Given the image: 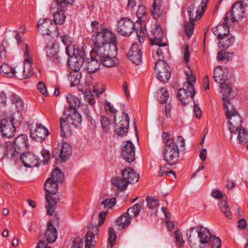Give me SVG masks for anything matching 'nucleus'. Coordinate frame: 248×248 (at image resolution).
Segmentation results:
<instances>
[{"mask_svg": "<svg viewBox=\"0 0 248 248\" xmlns=\"http://www.w3.org/2000/svg\"><path fill=\"white\" fill-rule=\"evenodd\" d=\"M59 184L50 178L46 179L44 184V189L46 192L45 208L46 214L49 216H52L54 214L60 200L58 196H55L58 191Z\"/></svg>", "mask_w": 248, "mask_h": 248, "instance_id": "nucleus-1", "label": "nucleus"}, {"mask_svg": "<svg viewBox=\"0 0 248 248\" xmlns=\"http://www.w3.org/2000/svg\"><path fill=\"white\" fill-rule=\"evenodd\" d=\"M178 144H179L181 148H184L185 146V140L181 136H177L176 141L170 140L166 141V146L163 151V157L170 166L176 164L179 161L180 151Z\"/></svg>", "mask_w": 248, "mask_h": 248, "instance_id": "nucleus-2", "label": "nucleus"}, {"mask_svg": "<svg viewBox=\"0 0 248 248\" xmlns=\"http://www.w3.org/2000/svg\"><path fill=\"white\" fill-rule=\"evenodd\" d=\"M140 175L130 168H125L122 171V177L117 176L112 179V184L119 189L125 190L129 184H134L139 181Z\"/></svg>", "mask_w": 248, "mask_h": 248, "instance_id": "nucleus-3", "label": "nucleus"}, {"mask_svg": "<svg viewBox=\"0 0 248 248\" xmlns=\"http://www.w3.org/2000/svg\"><path fill=\"white\" fill-rule=\"evenodd\" d=\"M21 120H16V115L3 119L1 121L0 128L2 137L8 139L13 138L16 134V128L20 125Z\"/></svg>", "mask_w": 248, "mask_h": 248, "instance_id": "nucleus-4", "label": "nucleus"}, {"mask_svg": "<svg viewBox=\"0 0 248 248\" xmlns=\"http://www.w3.org/2000/svg\"><path fill=\"white\" fill-rule=\"evenodd\" d=\"M10 150L12 153L14 161L17 160L19 155L28 150L30 144L26 135L21 134L14 140L13 146L12 142L8 143Z\"/></svg>", "mask_w": 248, "mask_h": 248, "instance_id": "nucleus-5", "label": "nucleus"}, {"mask_svg": "<svg viewBox=\"0 0 248 248\" xmlns=\"http://www.w3.org/2000/svg\"><path fill=\"white\" fill-rule=\"evenodd\" d=\"M92 41L94 46L106 45L109 43H117L115 34L107 29L101 28L100 31H96V33L93 35Z\"/></svg>", "mask_w": 248, "mask_h": 248, "instance_id": "nucleus-6", "label": "nucleus"}, {"mask_svg": "<svg viewBox=\"0 0 248 248\" xmlns=\"http://www.w3.org/2000/svg\"><path fill=\"white\" fill-rule=\"evenodd\" d=\"M25 50L24 52V66L23 68L17 67L16 73V77L21 79L29 78L33 74V70L31 66L32 60L29 55V46L26 44H25Z\"/></svg>", "mask_w": 248, "mask_h": 248, "instance_id": "nucleus-7", "label": "nucleus"}, {"mask_svg": "<svg viewBox=\"0 0 248 248\" xmlns=\"http://www.w3.org/2000/svg\"><path fill=\"white\" fill-rule=\"evenodd\" d=\"M244 13L243 4L241 2H235L233 4L231 11L226 14L224 21L227 22L228 21L230 23L234 21L238 22L244 17Z\"/></svg>", "mask_w": 248, "mask_h": 248, "instance_id": "nucleus-8", "label": "nucleus"}, {"mask_svg": "<svg viewBox=\"0 0 248 248\" xmlns=\"http://www.w3.org/2000/svg\"><path fill=\"white\" fill-rule=\"evenodd\" d=\"M155 71L157 78L161 82H167L170 78V68L164 60H159L156 62Z\"/></svg>", "mask_w": 248, "mask_h": 248, "instance_id": "nucleus-9", "label": "nucleus"}, {"mask_svg": "<svg viewBox=\"0 0 248 248\" xmlns=\"http://www.w3.org/2000/svg\"><path fill=\"white\" fill-rule=\"evenodd\" d=\"M223 69L222 66H219L214 71L213 78L216 82L220 83V87L222 89V92L227 91L232 92V86L230 83H225L228 79L227 71Z\"/></svg>", "mask_w": 248, "mask_h": 248, "instance_id": "nucleus-10", "label": "nucleus"}, {"mask_svg": "<svg viewBox=\"0 0 248 248\" xmlns=\"http://www.w3.org/2000/svg\"><path fill=\"white\" fill-rule=\"evenodd\" d=\"M117 31L123 36H129L136 30L135 24L130 19L123 17L118 22Z\"/></svg>", "mask_w": 248, "mask_h": 248, "instance_id": "nucleus-11", "label": "nucleus"}, {"mask_svg": "<svg viewBox=\"0 0 248 248\" xmlns=\"http://www.w3.org/2000/svg\"><path fill=\"white\" fill-rule=\"evenodd\" d=\"M232 92L224 91L222 93V100L223 102V108L225 110V114L227 118H229L230 116L237 113L232 99H233L234 95L231 94Z\"/></svg>", "mask_w": 248, "mask_h": 248, "instance_id": "nucleus-12", "label": "nucleus"}, {"mask_svg": "<svg viewBox=\"0 0 248 248\" xmlns=\"http://www.w3.org/2000/svg\"><path fill=\"white\" fill-rule=\"evenodd\" d=\"M64 119H65L68 123L78 127L81 124V116L80 114L75 109H66L63 113Z\"/></svg>", "mask_w": 248, "mask_h": 248, "instance_id": "nucleus-13", "label": "nucleus"}, {"mask_svg": "<svg viewBox=\"0 0 248 248\" xmlns=\"http://www.w3.org/2000/svg\"><path fill=\"white\" fill-rule=\"evenodd\" d=\"M20 159L27 168L37 167L41 164V160L31 152H23L19 155Z\"/></svg>", "mask_w": 248, "mask_h": 248, "instance_id": "nucleus-14", "label": "nucleus"}, {"mask_svg": "<svg viewBox=\"0 0 248 248\" xmlns=\"http://www.w3.org/2000/svg\"><path fill=\"white\" fill-rule=\"evenodd\" d=\"M48 135V129L40 124H36L34 130H30L31 137L37 142H42Z\"/></svg>", "mask_w": 248, "mask_h": 248, "instance_id": "nucleus-15", "label": "nucleus"}, {"mask_svg": "<svg viewBox=\"0 0 248 248\" xmlns=\"http://www.w3.org/2000/svg\"><path fill=\"white\" fill-rule=\"evenodd\" d=\"M115 124L117 126V128L115 129V133L119 136H124L126 135L128 132L129 125V119L128 115L124 112V115L122 117L120 121L117 124L116 123V116H114Z\"/></svg>", "mask_w": 248, "mask_h": 248, "instance_id": "nucleus-16", "label": "nucleus"}, {"mask_svg": "<svg viewBox=\"0 0 248 248\" xmlns=\"http://www.w3.org/2000/svg\"><path fill=\"white\" fill-rule=\"evenodd\" d=\"M123 158L127 162L131 163L135 159V148L130 140H127L123 147L121 152Z\"/></svg>", "mask_w": 248, "mask_h": 248, "instance_id": "nucleus-17", "label": "nucleus"}, {"mask_svg": "<svg viewBox=\"0 0 248 248\" xmlns=\"http://www.w3.org/2000/svg\"><path fill=\"white\" fill-rule=\"evenodd\" d=\"M117 43H109V44H107L106 45L94 46L92 49V53L95 54L94 57H95L96 59H98V60L102 59V58H103L107 55L108 54L111 52L112 46H114L115 47H117Z\"/></svg>", "mask_w": 248, "mask_h": 248, "instance_id": "nucleus-18", "label": "nucleus"}, {"mask_svg": "<svg viewBox=\"0 0 248 248\" xmlns=\"http://www.w3.org/2000/svg\"><path fill=\"white\" fill-rule=\"evenodd\" d=\"M127 57L133 63L139 65L142 61V52L137 43H133L127 54Z\"/></svg>", "mask_w": 248, "mask_h": 248, "instance_id": "nucleus-19", "label": "nucleus"}, {"mask_svg": "<svg viewBox=\"0 0 248 248\" xmlns=\"http://www.w3.org/2000/svg\"><path fill=\"white\" fill-rule=\"evenodd\" d=\"M112 50L110 53L100 59V63L107 67H111L116 65L117 62L115 61V57L118 53V48L112 46Z\"/></svg>", "mask_w": 248, "mask_h": 248, "instance_id": "nucleus-20", "label": "nucleus"}, {"mask_svg": "<svg viewBox=\"0 0 248 248\" xmlns=\"http://www.w3.org/2000/svg\"><path fill=\"white\" fill-rule=\"evenodd\" d=\"M195 3L190 4L187 8V11L190 21H196L200 19L206 9L204 8L203 11L202 10V2H201L198 7L195 6Z\"/></svg>", "mask_w": 248, "mask_h": 248, "instance_id": "nucleus-21", "label": "nucleus"}, {"mask_svg": "<svg viewBox=\"0 0 248 248\" xmlns=\"http://www.w3.org/2000/svg\"><path fill=\"white\" fill-rule=\"evenodd\" d=\"M227 119L229 121V129L231 133H235L238 131L242 123V118L239 113L237 112L233 114Z\"/></svg>", "mask_w": 248, "mask_h": 248, "instance_id": "nucleus-22", "label": "nucleus"}, {"mask_svg": "<svg viewBox=\"0 0 248 248\" xmlns=\"http://www.w3.org/2000/svg\"><path fill=\"white\" fill-rule=\"evenodd\" d=\"M53 28L52 20L45 19L42 22L40 20L38 23V30L42 35H50Z\"/></svg>", "mask_w": 248, "mask_h": 248, "instance_id": "nucleus-23", "label": "nucleus"}, {"mask_svg": "<svg viewBox=\"0 0 248 248\" xmlns=\"http://www.w3.org/2000/svg\"><path fill=\"white\" fill-rule=\"evenodd\" d=\"M58 49L56 48V45L53 44L51 46L47 48L46 56L54 64H59L61 63L62 57L59 54Z\"/></svg>", "mask_w": 248, "mask_h": 248, "instance_id": "nucleus-24", "label": "nucleus"}, {"mask_svg": "<svg viewBox=\"0 0 248 248\" xmlns=\"http://www.w3.org/2000/svg\"><path fill=\"white\" fill-rule=\"evenodd\" d=\"M154 39H151L153 45H156L159 46H167V43L164 41V33L160 26L157 27L154 32Z\"/></svg>", "mask_w": 248, "mask_h": 248, "instance_id": "nucleus-25", "label": "nucleus"}, {"mask_svg": "<svg viewBox=\"0 0 248 248\" xmlns=\"http://www.w3.org/2000/svg\"><path fill=\"white\" fill-rule=\"evenodd\" d=\"M84 62L83 57L79 55H74L68 60V64L70 68L74 71H78L82 66Z\"/></svg>", "mask_w": 248, "mask_h": 248, "instance_id": "nucleus-26", "label": "nucleus"}, {"mask_svg": "<svg viewBox=\"0 0 248 248\" xmlns=\"http://www.w3.org/2000/svg\"><path fill=\"white\" fill-rule=\"evenodd\" d=\"M45 236L46 239V243L47 244L55 242L57 238V230L51 221H49L48 222L47 229L45 234Z\"/></svg>", "mask_w": 248, "mask_h": 248, "instance_id": "nucleus-27", "label": "nucleus"}, {"mask_svg": "<svg viewBox=\"0 0 248 248\" xmlns=\"http://www.w3.org/2000/svg\"><path fill=\"white\" fill-rule=\"evenodd\" d=\"M230 23L227 21V22L224 21V23L218 25L216 27H215L212 29L213 33L217 35V38H220L221 37L224 36L225 35L229 33V26L228 24Z\"/></svg>", "mask_w": 248, "mask_h": 248, "instance_id": "nucleus-28", "label": "nucleus"}, {"mask_svg": "<svg viewBox=\"0 0 248 248\" xmlns=\"http://www.w3.org/2000/svg\"><path fill=\"white\" fill-rule=\"evenodd\" d=\"M86 63V69L89 73L96 72L99 69L101 64L100 60L96 59L95 57H92L91 60L88 59Z\"/></svg>", "mask_w": 248, "mask_h": 248, "instance_id": "nucleus-29", "label": "nucleus"}, {"mask_svg": "<svg viewBox=\"0 0 248 248\" xmlns=\"http://www.w3.org/2000/svg\"><path fill=\"white\" fill-rule=\"evenodd\" d=\"M196 232H198V237L200 238V242L202 244L208 243L210 238H211L212 234L209 230L206 228L201 226L200 229L199 230H196Z\"/></svg>", "mask_w": 248, "mask_h": 248, "instance_id": "nucleus-30", "label": "nucleus"}, {"mask_svg": "<svg viewBox=\"0 0 248 248\" xmlns=\"http://www.w3.org/2000/svg\"><path fill=\"white\" fill-rule=\"evenodd\" d=\"M218 40L220 46L222 47L227 49L233 44L234 42V37L228 33L221 37L220 38H218Z\"/></svg>", "mask_w": 248, "mask_h": 248, "instance_id": "nucleus-31", "label": "nucleus"}, {"mask_svg": "<svg viewBox=\"0 0 248 248\" xmlns=\"http://www.w3.org/2000/svg\"><path fill=\"white\" fill-rule=\"evenodd\" d=\"M68 123V122L64 118H60L61 133V136L63 137H67L72 134L70 126Z\"/></svg>", "mask_w": 248, "mask_h": 248, "instance_id": "nucleus-32", "label": "nucleus"}, {"mask_svg": "<svg viewBox=\"0 0 248 248\" xmlns=\"http://www.w3.org/2000/svg\"><path fill=\"white\" fill-rule=\"evenodd\" d=\"M61 162H64L69 159L72 154L71 146L67 143H64L61 149Z\"/></svg>", "mask_w": 248, "mask_h": 248, "instance_id": "nucleus-33", "label": "nucleus"}, {"mask_svg": "<svg viewBox=\"0 0 248 248\" xmlns=\"http://www.w3.org/2000/svg\"><path fill=\"white\" fill-rule=\"evenodd\" d=\"M131 217V216L125 212L117 219V225L121 228H124L130 224Z\"/></svg>", "mask_w": 248, "mask_h": 248, "instance_id": "nucleus-34", "label": "nucleus"}, {"mask_svg": "<svg viewBox=\"0 0 248 248\" xmlns=\"http://www.w3.org/2000/svg\"><path fill=\"white\" fill-rule=\"evenodd\" d=\"M58 11L53 14V21L55 24L62 25L64 23L65 20L66 16L64 14V12L62 9H59L57 7Z\"/></svg>", "mask_w": 248, "mask_h": 248, "instance_id": "nucleus-35", "label": "nucleus"}, {"mask_svg": "<svg viewBox=\"0 0 248 248\" xmlns=\"http://www.w3.org/2000/svg\"><path fill=\"white\" fill-rule=\"evenodd\" d=\"M100 122L103 131L105 133H109L113 125L110 118L108 116H101Z\"/></svg>", "mask_w": 248, "mask_h": 248, "instance_id": "nucleus-36", "label": "nucleus"}, {"mask_svg": "<svg viewBox=\"0 0 248 248\" xmlns=\"http://www.w3.org/2000/svg\"><path fill=\"white\" fill-rule=\"evenodd\" d=\"M151 10V13L154 19H158L162 14L160 0H155Z\"/></svg>", "mask_w": 248, "mask_h": 248, "instance_id": "nucleus-37", "label": "nucleus"}, {"mask_svg": "<svg viewBox=\"0 0 248 248\" xmlns=\"http://www.w3.org/2000/svg\"><path fill=\"white\" fill-rule=\"evenodd\" d=\"M50 178L59 184H62L64 179V174L59 168L55 169L52 171L51 177Z\"/></svg>", "mask_w": 248, "mask_h": 248, "instance_id": "nucleus-38", "label": "nucleus"}, {"mask_svg": "<svg viewBox=\"0 0 248 248\" xmlns=\"http://www.w3.org/2000/svg\"><path fill=\"white\" fill-rule=\"evenodd\" d=\"M0 73L3 74V76L8 77L16 76V70L13 69L7 63H3L0 68Z\"/></svg>", "mask_w": 248, "mask_h": 248, "instance_id": "nucleus-39", "label": "nucleus"}, {"mask_svg": "<svg viewBox=\"0 0 248 248\" xmlns=\"http://www.w3.org/2000/svg\"><path fill=\"white\" fill-rule=\"evenodd\" d=\"M10 99L13 104L15 105L16 107L17 108L18 111H21L23 109V101L18 95L14 93H12L10 96Z\"/></svg>", "mask_w": 248, "mask_h": 248, "instance_id": "nucleus-40", "label": "nucleus"}, {"mask_svg": "<svg viewBox=\"0 0 248 248\" xmlns=\"http://www.w3.org/2000/svg\"><path fill=\"white\" fill-rule=\"evenodd\" d=\"M66 100L69 105L68 109H75L77 110V108L80 106V100L75 96L69 94L66 96Z\"/></svg>", "mask_w": 248, "mask_h": 248, "instance_id": "nucleus-41", "label": "nucleus"}, {"mask_svg": "<svg viewBox=\"0 0 248 248\" xmlns=\"http://www.w3.org/2000/svg\"><path fill=\"white\" fill-rule=\"evenodd\" d=\"M81 74L78 71H74L71 73L69 76L71 82V86H78L81 81Z\"/></svg>", "mask_w": 248, "mask_h": 248, "instance_id": "nucleus-42", "label": "nucleus"}, {"mask_svg": "<svg viewBox=\"0 0 248 248\" xmlns=\"http://www.w3.org/2000/svg\"><path fill=\"white\" fill-rule=\"evenodd\" d=\"M5 143L6 144V149L0 143V160L3 159L5 156L11 158L14 160L13 154L9 147L8 142H6Z\"/></svg>", "mask_w": 248, "mask_h": 248, "instance_id": "nucleus-43", "label": "nucleus"}, {"mask_svg": "<svg viewBox=\"0 0 248 248\" xmlns=\"http://www.w3.org/2000/svg\"><path fill=\"white\" fill-rule=\"evenodd\" d=\"M219 206L226 217L229 219L232 218V214L226 200H222L219 203Z\"/></svg>", "mask_w": 248, "mask_h": 248, "instance_id": "nucleus-44", "label": "nucleus"}, {"mask_svg": "<svg viewBox=\"0 0 248 248\" xmlns=\"http://www.w3.org/2000/svg\"><path fill=\"white\" fill-rule=\"evenodd\" d=\"M94 239V234L91 231H88L86 235L85 244L86 248H93L94 246L95 241H93Z\"/></svg>", "mask_w": 248, "mask_h": 248, "instance_id": "nucleus-45", "label": "nucleus"}, {"mask_svg": "<svg viewBox=\"0 0 248 248\" xmlns=\"http://www.w3.org/2000/svg\"><path fill=\"white\" fill-rule=\"evenodd\" d=\"M177 96L179 100L184 105L188 103L189 97H190V96L184 89H180L178 90Z\"/></svg>", "mask_w": 248, "mask_h": 248, "instance_id": "nucleus-46", "label": "nucleus"}, {"mask_svg": "<svg viewBox=\"0 0 248 248\" xmlns=\"http://www.w3.org/2000/svg\"><path fill=\"white\" fill-rule=\"evenodd\" d=\"M148 11L145 6L143 5L139 6L138 10L136 12V15L140 20H144L146 18Z\"/></svg>", "mask_w": 248, "mask_h": 248, "instance_id": "nucleus-47", "label": "nucleus"}, {"mask_svg": "<svg viewBox=\"0 0 248 248\" xmlns=\"http://www.w3.org/2000/svg\"><path fill=\"white\" fill-rule=\"evenodd\" d=\"M146 200L150 209H154L159 205L158 200L156 198L147 196Z\"/></svg>", "mask_w": 248, "mask_h": 248, "instance_id": "nucleus-48", "label": "nucleus"}, {"mask_svg": "<svg viewBox=\"0 0 248 248\" xmlns=\"http://www.w3.org/2000/svg\"><path fill=\"white\" fill-rule=\"evenodd\" d=\"M74 0H56L59 9L66 11L68 4H72Z\"/></svg>", "mask_w": 248, "mask_h": 248, "instance_id": "nucleus-49", "label": "nucleus"}, {"mask_svg": "<svg viewBox=\"0 0 248 248\" xmlns=\"http://www.w3.org/2000/svg\"><path fill=\"white\" fill-rule=\"evenodd\" d=\"M237 139L241 143H246L248 141V135L245 129L243 128L239 130Z\"/></svg>", "mask_w": 248, "mask_h": 248, "instance_id": "nucleus-50", "label": "nucleus"}, {"mask_svg": "<svg viewBox=\"0 0 248 248\" xmlns=\"http://www.w3.org/2000/svg\"><path fill=\"white\" fill-rule=\"evenodd\" d=\"M210 244L211 248H220L221 246V240L219 237L217 236H211L210 238Z\"/></svg>", "mask_w": 248, "mask_h": 248, "instance_id": "nucleus-51", "label": "nucleus"}, {"mask_svg": "<svg viewBox=\"0 0 248 248\" xmlns=\"http://www.w3.org/2000/svg\"><path fill=\"white\" fill-rule=\"evenodd\" d=\"M141 205L139 203H136L134 204L132 207L128 208L126 213H127L128 214H129L130 212L133 213L134 214V216L135 217L139 215L141 210Z\"/></svg>", "mask_w": 248, "mask_h": 248, "instance_id": "nucleus-52", "label": "nucleus"}, {"mask_svg": "<svg viewBox=\"0 0 248 248\" xmlns=\"http://www.w3.org/2000/svg\"><path fill=\"white\" fill-rule=\"evenodd\" d=\"M195 21H189V22H187V23L185 26V31L186 35L189 37L191 36L193 32L194 26V22Z\"/></svg>", "mask_w": 248, "mask_h": 248, "instance_id": "nucleus-53", "label": "nucleus"}, {"mask_svg": "<svg viewBox=\"0 0 248 248\" xmlns=\"http://www.w3.org/2000/svg\"><path fill=\"white\" fill-rule=\"evenodd\" d=\"M184 87L185 88L183 89H184L189 94L190 97L193 98L195 93L193 85L190 83V82H186L184 85Z\"/></svg>", "mask_w": 248, "mask_h": 248, "instance_id": "nucleus-54", "label": "nucleus"}, {"mask_svg": "<svg viewBox=\"0 0 248 248\" xmlns=\"http://www.w3.org/2000/svg\"><path fill=\"white\" fill-rule=\"evenodd\" d=\"M61 41L66 46H71L74 39L69 34L62 35L60 36Z\"/></svg>", "mask_w": 248, "mask_h": 248, "instance_id": "nucleus-55", "label": "nucleus"}, {"mask_svg": "<svg viewBox=\"0 0 248 248\" xmlns=\"http://www.w3.org/2000/svg\"><path fill=\"white\" fill-rule=\"evenodd\" d=\"M160 92L161 93V95L159 102L161 104L166 103L169 96L168 90L166 88L163 87L160 89Z\"/></svg>", "mask_w": 248, "mask_h": 248, "instance_id": "nucleus-56", "label": "nucleus"}, {"mask_svg": "<svg viewBox=\"0 0 248 248\" xmlns=\"http://www.w3.org/2000/svg\"><path fill=\"white\" fill-rule=\"evenodd\" d=\"M108 241L111 246L114 245L116 239L117 238V235L115 231L113 228H110L108 230Z\"/></svg>", "mask_w": 248, "mask_h": 248, "instance_id": "nucleus-57", "label": "nucleus"}, {"mask_svg": "<svg viewBox=\"0 0 248 248\" xmlns=\"http://www.w3.org/2000/svg\"><path fill=\"white\" fill-rule=\"evenodd\" d=\"M116 203L115 198L107 199L101 202V205H103L104 207L110 208L112 207Z\"/></svg>", "mask_w": 248, "mask_h": 248, "instance_id": "nucleus-58", "label": "nucleus"}, {"mask_svg": "<svg viewBox=\"0 0 248 248\" xmlns=\"http://www.w3.org/2000/svg\"><path fill=\"white\" fill-rule=\"evenodd\" d=\"M83 244V239L77 237L73 241L72 248H81Z\"/></svg>", "mask_w": 248, "mask_h": 248, "instance_id": "nucleus-59", "label": "nucleus"}, {"mask_svg": "<svg viewBox=\"0 0 248 248\" xmlns=\"http://www.w3.org/2000/svg\"><path fill=\"white\" fill-rule=\"evenodd\" d=\"M175 240L177 243H180V244H177L180 247H182V244L184 243V241L183 239L182 234L180 231L177 230L175 232Z\"/></svg>", "mask_w": 248, "mask_h": 248, "instance_id": "nucleus-60", "label": "nucleus"}, {"mask_svg": "<svg viewBox=\"0 0 248 248\" xmlns=\"http://www.w3.org/2000/svg\"><path fill=\"white\" fill-rule=\"evenodd\" d=\"M38 90L45 96H48V93L47 92L45 85L42 82H39L37 84Z\"/></svg>", "mask_w": 248, "mask_h": 248, "instance_id": "nucleus-61", "label": "nucleus"}, {"mask_svg": "<svg viewBox=\"0 0 248 248\" xmlns=\"http://www.w3.org/2000/svg\"><path fill=\"white\" fill-rule=\"evenodd\" d=\"M229 53L227 54V52L224 50L219 51L217 54V59L219 61H224L225 60H229V58L227 54L229 55Z\"/></svg>", "mask_w": 248, "mask_h": 248, "instance_id": "nucleus-62", "label": "nucleus"}, {"mask_svg": "<svg viewBox=\"0 0 248 248\" xmlns=\"http://www.w3.org/2000/svg\"><path fill=\"white\" fill-rule=\"evenodd\" d=\"M74 49V46L72 45L66 46L65 47V53L68 56L70 59L71 58V57H74V55H76L75 54Z\"/></svg>", "mask_w": 248, "mask_h": 248, "instance_id": "nucleus-63", "label": "nucleus"}, {"mask_svg": "<svg viewBox=\"0 0 248 248\" xmlns=\"http://www.w3.org/2000/svg\"><path fill=\"white\" fill-rule=\"evenodd\" d=\"M108 211H102L99 213V217L100 218V220H99L98 225L99 226H101L103 224L105 219L106 217L108 214Z\"/></svg>", "mask_w": 248, "mask_h": 248, "instance_id": "nucleus-64", "label": "nucleus"}]
</instances>
